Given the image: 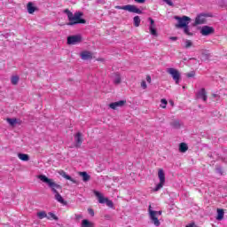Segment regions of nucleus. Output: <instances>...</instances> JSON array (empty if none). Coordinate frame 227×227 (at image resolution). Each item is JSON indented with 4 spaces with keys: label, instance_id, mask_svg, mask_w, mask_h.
I'll use <instances>...</instances> for the list:
<instances>
[{
    "label": "nucleus",
    "instance_id": "1",
    "mask_svg": "<svg viewBox=\"0 0 227 227\" xmlns=\"http://www.w3.org/2000/svg\"><path fill=\"white\" fill-rule=\"evenodd\" d=\"M37 178L41 180L43 184H46L50 189H51L52 192L55 194V200L59 201V203H61L62 205H65V200L58 192V189H61V185L58 184L56 182H54V179H51L47 177L45 175H39L37 176Z\"/></svg>",
    "mask_w": 227,
    "mask_h": 227
},
{
    "label": "nucleus",
    "instance_id": "25",
    "mask_svg": "<svg viewBox=\"0 0 227 227\" xmlns=\"http://www.w3.org/2000/svg\"><path fill=\"white\" fill-rule=\"evenodd\" d=\"M46 219L50 220V221H58V217L54 215V213L50 212L47 214Z\"/></svg>",
    "mask_w": 227,
    "mask_h": 227
},
{
    "label": "nucleus",
    "instance_id": "35",
    "mask_svg": "<svg viewBox=\"0 0 227 227\" xmlns=\"http://www.w3.org/2000/svg\"><path fill=\"white\" fill-rule=\"evenodd\" d=\"M88 212H89L90 215H91L92 217H93V215H95V211H93V209L89 208Z\"/></svg>",
    "mask_w": 227,
    "mask_h": 227
},
{
    "label": "nucleus",
    "instance_id": "2",
    "mask_svg": "<svg viewBox=\"0 0 227 227\" xmlns=\"http://www.w3.org/2000/svg\"><path fill=\"white\" fill-rule=\"evenodd\" d=\"M176 20H177L178 24L176 25V27L182 29L184 28V35L188 36H192V33L189 29V24L191 23V18L187 16H183L182 18L176 16Z\"/></svg>",
    "mask_w": 227,
    "mask_h": 227
},
{
    "label": "nucleus",
    "instance_id": "20",
    "mask_svg": "<svg viewBox=\"0 0 227 227\" xmlns=\"http://www.w3.org/2000/svg\"><path fill=\"white\" fill-rule=\"evenodd\" d=\"M223 219H224V210L218 208L217 209V216H216V220L217 221H223Z\"/></svg>",
    "mask_w": 227,
    "mask_h": 227
},
{
    "label": "nucleus",
    "instance_id": "39",
    "mask_svg": "<svg viewBox=\"0 0 227 227\" xmlns=\"http://www.w3.org/2000/svg\"><path fill=\"white\" fill-rule=\"evenodd\" d=\"M75 219H82V215H75Z\"/></svg>",
    "mask_w": 227,
    "mask_h": 227
},
{
    "label": "nucleus",
    "instance_id": "23",
    "mask_svg": "<svg viewBox=\"0 0 227 227\" xmlns=\"http://www.w3.org/2000/svg\"><path fill=\"white\" fill-rule=\"evenodd\" d=\"M113 79L114 84H120V82H121V75H120L118 73L114 74Z\"/></svg>",
    "mask_w": 227,
    "mask_h": 227
},
{
    "label": "nucleus",
    "instance_id": "10",
    "mask_svg": "<svg viewBox=\"0 0 227 227\" xmlns=\"http://www.w3.org/2000/svg\"><path fill=\"white\" fill-rule=\"evenodd\" d=\"M148 21L150 22L149 25V32L152 36H159V34L157 33V27L155 25V20L152 18H148Z\"/></svg>",
    "mask_w": 227,
    "mask_h": 227
},
{
    "label": "nucleus",
    "instance_id": "9",
    "mask_svg": "<svg viewBox=\"0 0 227 227\" xmlns=\"http://www.w3.org/2000/svg\"><path fill=\"white\" fill-rule=\"evenodd\" d=\"M82 42V35H74L67 37V45H77Z\"/></svg>",
    "mask_w": 227,
    "mask_h": 227
},
{
    "label": "nucleus",
    "instance_id": "7",
    "mask_svg": "<svg viewBox=\"0 0 227 227\" xmlns=\"http://www.w3.org/2000/svg\"><path fill=\"white\" fill-rule=\"evenodd\" d=\"M158 177H159L160 183L153 189L154 192H157V191H160V189L164 187V184H166V174H164V170L162 168L159 169Z\"/></svg>",
    "mask_w": 227,
    "mask_h": 227
},
{
    "label": "nucleus",
    "instance_id": "3",
    "mask_svg": "<svg viewBox=\"0 0 227 227\" xmlns=\"http://www.w3.org/2000/svg\"><path fill=\"white\" fill-rule=\"evenodd\" d=\"M65 13L67 15L69 20L68 26H74V24H86V20L82 19V12L72 13L70 11L66 10Z\"/></svg>",
    "mask_w": 227,
    "mask_h": 227
},
{
    "label": "nucleus",
    "instance_id": "27",
    "mask_svg": "<svg viewBox=\"0 0 227 227\" xmlns=\"http://www.w3.org/2000/svg\"><path fill=\"white\" fill-rule=\"evenodd\" d=\"M171 127H173V129H180V127H182V122H180V121H173L171 122Z\"/></svg>",
    "mask_w": 227,
    "mask_h": 227
},
{
    "label": "nucleus",
    "instance_id": "16",
    "mask_svg": "<svg viewBox=\"0 0 227 227\" xmlns=\"http://www.w3.org/2000/svg\"><path fill=\"white\" fill-rule=\"evenodd\" d=\"M81 58L83 60H88V59H91L93 58V53H91V51H82L81 53Z\"/></svg>",
    "mask_w": 227,
    "mask_h": 227
},
{
    "label": "nucleus",
    "instance_id": "41",
    "mask_svg": "<svg viewBox=\"0 0 227 227\" xmlns=\"http://www.w3.org/2000/svg\"><path fill=\"white\" fill-rule=\"evenodd\" d=\"M177 37H170V40H172L173 42H176V40H177Z\"/></svg>",
    "mask_w": 227,
    "mask_h": 227
},
{
    "label": "nucleus",
    "instance_id": "18",
    "mask_svg": "<svg viewBox=\"0 0 227 227\" xmlns=\"http://www.w3.org/2000/svg\"><path fill=\"white\" fill-rule=\"evenodd\" d=\"M80 176H82L83 182H90L91 176L88 175L87 172H80Z\"/></svg>",
    "mask_w": 227,
    "mask_h": 227
},
{
    "label": "nucleus",
    "instance_id": "15",
    "mask_svg": "<svg viewBox=\"0 0 227 227\" xmlns=\"http://www.w3.org/2000/svg\"><path fill=\"white\" fill-rule=\"evenodd\" d=\"M75 146H81L82 145V134L78 132L74 135Z\"/></svg>",
    "mask_w": 227,
    "mask_h": 227
},
{
    "label": "nucleus",
    "instance_id": "40",
    "mask_svg": "<svg viewBox=\"0 0 227 227\" xmlns=\"http://www.w3.org/2000/svg\"><path fill=\"white\" fill-rule=\"evenodd\" d=\"M196 225L194 223H191L189 225H186L185 227H195Z\"/></svg>",
    "mask_w": 227,
    "mask_h": 227
},
{
    "label": "nucleus",
    "instance_id": "34",
    "mask_svg": "<svg viewBox=\"0 0 227 227\" xmlns=\"http://www.w3.org/2000/svg\"><path fill=\"white\" fill-rule=\"evenodd\" d=\"M141 88H143V90H146V88H148V86L146 85V82L143 81L141 82Z\"/></svg>",
    "mask_w": 227,
    "mask_h": 227
},
{
    "label": "nucleus",
    "instance_id": "8",
    "mask_svg": "<svg viewBox=\"0 0 227 227\" xmlns=\"http://www.w3.org/2000/svg\"><path fill=\"white\" fill-rule=\"evenodd\" d=\"M95 196H97L98 202L101 204L106 203L110 208H113L114 207V204L112 202V200H109V199L104 197L100 192L94 191Z\"/></svg>",
    "mask_w": 227,
    "mask_h": 227
},
{
    "label": "nucleus",
    "instance_id": "33",
    "mask_svg": "<svg viewBox=\"0 0 227 227\" xmlns=\"http://www.w3.org/2000/svg\"><path fill=\"white\" fill-rule=\"evenodd\" d=\"M192 42H191L190 40H186L185 42H184V47L186 48V49H189V47H192Z\"/></svg>",
    "mask_w": 227,
    "mask_h": 227
},
{
    "label": "nucleus",
    "instance_id": "37",
    "mask_svg": "<svg viewBox=\"0 0 227 227\" xmlns=\"http://www.w3.org/2000/svg\"><path fill=\"white\" fill-rule=\"evenodd\" d=\"M146 81H147V82H149V84H150V82H152V77H151L150 75H147V76H146Z\"/></svg>",
    "mask_w": 227,
    "mask_h": 227
},
{
    "label": "nucleus",
    "instance_id": "43",
    "mask_svg": "<svg viewBox=\"0 0 227 227\" xmlns=\"http://www.w3.org/2000/svg\"><path fill=\"white\" fill-rule=\"evenodd\" d=\"M169 103H170L172 106L175 105V103H174L173 101H169Z\"/></svg>",
    "mask_w": 227,
    "mask_h": 227
},
{
    "label": "nucleus",
    "instance_id": "12",
    "mask_svg": "<svg viewBox=\"0 0 227 227\" xmlns=\"http://www.w3.org/2000/svg\"><path fill=\"white\" fill-rule=\"evenodd\" d=\"M125 104H127L126 100H120V101H117V102L111 103L109 105V107H110V109L116 110L119 107H123V106H125Z\"/></svg>",
    "mask_w": 227,
    "mask_h": 227
},
{
    "label": "nucleus",
    "instance_id": "32",
    "mask_svg": "<svg viewBox=\"0 0 227 227\" xmlns=\"http://www.w3.org/2000/svg\"><path fill=\"white\" fill-rule=\"evenodd\" d=\"M185 75H186V77L191 79V78L194 77V75H196V72L191 71L190 73H186Z\"/></svg>",
    "mask_w": 227,
    "mask_h": 227
},
{
    "label": "nucleus",
    "instance_id": "6",
    "mask_svg": "<svg viewBox=\"0 0 227 227\" xmlns=\"http://www.w3.org/2000/svg\"><path fill=\"white\" fill-rule=\"evenodd\" d=\"M116 10H125L126 12H129L130 13H137L138 15H141L143 13V11L137 8L136 5L132 4H127L124 6L116 5Z\"/></svg>",
    "mask_w": 227,
    "mask_h": 227
},
{
    "label": "nucleus",
    "instance_id": "17",
    "mask_svg": "<svg viewBox=\"0 0 227 227\" xmlns=\"http://www.w3.org/2000/svg\"><path fill=\"white\" fill-rule=\"evenodd\" d=\"M198 98H200L204 102H207V91L205 89H201L198 94H197Z\"/></svg>",
    "mask_w": 227,
    "mask_h": 227
},
{
    "label": "nucleus",
    "instance_id": "30",
    "mask_svg": "<svg viewBox=\"0 0 227 227\" xmlns=\"http://www.w3.org/2000/svg\"><path fill=\"white\" fill-rule=\"evenodd\" d=\"M167 106H168V100L162 98L160 100V107H161V109H166Z\"/></svg>",
    "mask_w": 227,
    "mask_h": 227
},
{
    "label": "nucleus",
    "instance_id": "14",
    "mask_svg": "<svg viewBox=\"0 0 227 227\" xmlns=\"http://www.w3.org/2000/svg\"><path fill=\"white\" fill-rule=\"evenodd\" d=\"M27 12L30 13V15H33V13L35 12L36 10H38V8L35 6V4H33V2H29L27 4Z\"/></svg>",
    "mask_w": 227,
    "mask_h": 227
},
{
    "label": "nucleus",
    "instance_id": "42",
    "mask_svg": "<svg viewBox=\"0 0 227 227\" xmlns=\"http://www.w3.org/2000/svg\"><path fill=\"white\" fill-rule=\"evenodd\" d=\"M214 98H217L219 97L217 94H213Z\"/></svg>",
    "mask_w": 227,
    "mask_h": 227
},
{
    "label": "nucleus",
    "instance_id": "31",
    "mask_svg": "<svg viewBox=\"0 0 227 227\" xmlns=\"http://www.w3.org/2000/svg\"><path fill=\"white\" fill-rule=\"evenodd\" d=\"M19 76L18 75H14L11 78V82L12 84H19Z\"/></svg>",
    "mask_w": 227,
    "mask_h": 227
},
{
    "label": "nucleus",
    "instance_id": "5",
    "mask_svg": "<svg viewBox=\"0 0 227 227\" xmlns=\"http://www.w3.org/2000/svg\"><path fill=\"white\" fill-rule=\"evenodd\" d=\"M167 74H168V75H171L176 84H180L182 74H180V71H178V69L173 67L167 68Z\"/></svg>",
    "mask_w": 227,
    "mask_h": 227
},
{
    "label": "nucleus",
    "instance_id": "36",
    "mask_svg": "<svg viewBox=\"0 0 227 227\" xmlns=\"http://www.w3.org/2000/svg\"><path fill=\"white\" fill-rule=\"evenodd\" d=\"M168 6H173V2L171 0H163Z\"/></svg>",
    "mask_w": 227,
    "mask_h": 227
},
{
    "label": "nucleus",
    "instance_id": "11",
    "mask_svg": "<svg viewBox=\"0 0 227 227\" xmlns=\"http://www.w3.org/2000/svg\"><path fill=\"white\" fill-rule=\"evenodd\" d=\"M215 31L214 27L203 26L200 28V34L202 36H209V35H214Z\"/></svg>",
    "mask_w": 227,
    "mask_h": 227
},
{
    "label": "nucleus",
    "instance_id": "13",
    "mask_svg": "<svg viewBox=\"0 0 227 227\" xmlns=\"http://www.w3.org/2000/svg\"><path fill=\"white\" fill-rule=\"evenodd\" d=\"M58 173L60 175V176L66 178V180H70V182H73V184H77V181L72 178V176H68L65 170H59Z\"/></svg>",
    "mask_w": 227,
    "mask_h": 227
},
{
    "label": "nucleus",
    "instance_id": "22",
    "mask_svg": "<svg viewBox=\"0 0 227 227\" xmlns=\"http://www.w3.org/2000/svg\"><path fill=\"white\" fill-rule=\"evenodd\" d=\"M18 159L23 160V162H27V160H29V156L26 153H18Z\"/></svg>",
    "mask_w": 227,
    "mask_h": 227
},
{
    "label": "nucleus",
    "instance_id": "38",
    "mask_svg": "<svg viewBox=\"0 0 227 227\" xmlns=\"http://www.w3.org/2000/svg\"><path fill=\"white\" fill-rule=\"evenodd\" d=\"M145 0H135L136 3H139L140 4H143Z\"/></svg>",
    "mask_w": 227,
    "mask_h": 227
},
{
    "label": "nucleus",
    "instance_id": "4",
    "mask_svg": "<svg viewBox=\"0 0 227 227\" xmlns=\"http://www.w3.org/2000/svg\"><path fill=\"white\" fill-rule=\"evenodd\" d=\"M159 215H162V211L152 210V206H149V217L154 224V226H160V221H159Z\"/></svg>",
    "mask_w": 227,
    "mask_h": 227
},
{
    "label": "nucleus",
    "instance_id": "21",
    "mask_svg": "<svg viewBox=\"0 0 227 227\" xmlns=\"http://www.w3.org/2000/svg\"><path fill=\"white\" fill-rule=\"evenodd\" d=\"M188 150H189V146H187V144L181 143L179 145V152H181V153H185V152H187Z\"/></svg>",
    "mask_w": 227,
    "mask_h": 227
},
{
    "label": "nucleus",
    "instance_id": "28",
    "mask_svg": "<svg viewBox=\"0 0 227 227\" xmlns=\"http://www.w3.org/2000/svg\"><path fill=\"white\" fill-rule=\"evenodd\" d=\"M82 227H93V223L84 219L82 221Z\"/></svg>",
    "mask_w": 227,
    "mask_h": 227
},
{
    "label": "nucleus",
    "instance_id": "26",
    "mask_svg": "<svg viewBox=\"0 0 227 227\" xmlns=\"http://www.w3.org/2000/svg\"><path fill=\"white\" fill-rule=\"evenodd\" d=\"M7 122L9 124H11L12 127H15V125H17V123H19V120H17L15 118H12V119L7 118Z\"/></svg>",
    "mask_w": 227,
    "mask_h": 227
},
{
    "label": "nucleus",
    "instance_id": "29",
    "mask_svg": "<svg viewBox=\"0 0 227 227\" xmlns=\"http://www.w3.org/2000/svg\"><path fill=\"white\" fill-rule=\"evenodd\" d=\"M37 217L39 219H45V217L47 218V213L45 211H40L37 213Z\"/></svg>",
    "mask_w": 227,
    "mask_h": 227
},
{
    "label": "nucleus",
    "instance_id": "24",
    "mask_svg": "<svg viewBox=\"0 0 227 227\" xmlns=\"http://www.w3.org/2000/svg\"><path fill=\"white\" fill-rule=\"evenodd\" d=\"M133 22H134L135 27H139L141 24V18H139V16H135L133 18Z\"/></svg>",
    "mask_w": 227,
    "mask_h": 227
},
{
    "label": "nucleus",
    "instance_id": "19",
    "mask_svg": "<svg viewBox=\"0 0 227 227\" xmlns=\"http://www.w3.org/2000/svg\"><path fill=\"white\" fill-rule=\"evenodd\" d=\"M205 15L200 14L195 19V24H205Z\"/></svg>",
    "mask_w": 227,
    "mask_h": 227
}]
</instances>
